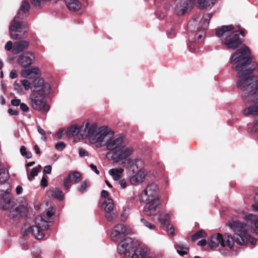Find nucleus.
<instances>
[{
  "label": "nucleus",
  "instance_id": "f257e3e1",
  "mask_svg": "<svg viewBox=\"0 0 258 258\" xmlns=\"http://www.w3.org/2000/svg\"><path fill=\"white\" fill-rule=\"evenodd\" d=\"M250 53L248 47L244 45L232 54L230 58V63L235 65L232 69L237 71V87L244 91V101L253 103L243 110L245 116L258 115V76L252 74L254 70L258 72V63L252 64V67L244 69L252 61Z\"/></svg>",
  "mask_w": 258,
  "mask_h": 258
},
{
  "label": "nucleus",
  "instance_id": "f03ea898",
  "mask_svg": "<svg viewBox=\"0 0 258 258\" xmlns=\"http://www.w3.org/2000/svg\"><path fill=\"white\" fill-rule=\"evenodd\" d=\"M106 150V158L108 160L118 163L126 160L133 154L134 149L127 146L123 136L118 135L108 140L105 144Z\"/></svg>",
  "mask_w": 258,
  "mask_h": 258
},
{
  "label": "nucleus",
  "instance_id": "7ed1b4c3",
  "mask_svg": "<svg viewBox=\"0 0 258 258\" xmlns=\"http://www.w3.org/2000/svg\"><path fill=\"white\" fill-rule=\"evenodd\" d=\"M30 9V4L27 0L22 3L17 15L14 18L9 26L11 37L14 40L22 39L25 37L28 31V26L22 21L17 19H22L26 16Z\"/></svg>",
  "mask_w": 258,
  "mask_h": 258
},
{
  "label": "nucleus",
  "instance_id": "20e7f679",
  "mask_svg": "<svg viewBox=\"0 0 258 258\" xmlns=\"http://www.w3.org/2000/svg\"><path fill=\"white\" fill-rule=\"evenodd\" d=\"M142 198L145 203L143 211L148 216H155L158 213L160 205L159 189L156 184H149L142 192Z\"/></svg>",
  "mask_w": 258,
  "mask_h": 258
},
{
  "label": "nucleus",
  "instance_id": "39448f33",
  "mask_svg": "<svg viewBox=\"0 0 258 258\" xmlns=\"http://www.w3.org/2000/svg\"><path fill=\"white\" fill-rule=\"evenodd\" d=\"M216 33L218 37L221 38L222 43L231 49H235L240 46L242 42L240 35L244 36L242 31L235 30L232 25L222 26L216 29Z\"/></svg>",
  "mask_w": 258,
  "mask_h": 258
},
{
  "label": "nucleus",
  "instance_id": "423d86ee",
  "mask_svg": "<svg viewBox=\"0 0 258 258\" xmlns=\"http://www.w3.org/2000/svg\"><path fill=\"white\" fill-rule=\"evenodd\" d=\"M228 226L234 232V242L238 244L244 245L246 244L248 241L253 245L256 243V239L251 237L247 233V226L245 223L234 221L229 222Z\"/></svg>",
  "mask_w": 258,
  "mask_h": 258
},
{
  "label": "nucleus",
  "instance_id": "0eeeda50",
  "mask_svg": "<svg viewBox=\"0 0 258 258\" xmlns=\"http://www.w3.org/2000/svg\"><path fill=\"white\" fill-rule=\"evenodd\" d=\"M0 206L2 209L9 211V216L13 219H18L27 212V207L24 205L15 207L14 203L10 200L9 192L7 191L2 196Z\"/></svg>",
  "mask_w": 258,
  "mask_h": 258
},
{
  "label": "nucleus",
  "instance_id": "6e6552de",
  "mask_svg": "<svg viewBox=\"0 0 258 258\" xmlns=\"http://www.w3.org/2000/svg\"><path fill=\"white\" fill-rule=\"evenodd\" d=\"M209 246L211 248H215L218 246L222 247L227 246L232 249L234 243V236L229 234H225L223 236L220 233L212 235L208 240Z\"/></svg>",
  "mask_w": 258,
  "mask_h": 258
},
{
  "label": "nucleus",
  "instance_id": "1a4fd4ad",
  "mask_svg": "<svg viewBox=\"0 0 258 258\" xmlns=\"http://www.w3.org/2000/svg\"><path fill=\"white\" fill-rule=\"evenodd\" d=\"M48 228V222L42 217H39L36 219V225L24 230L22 234L25 236L31 233L37 239H42L44 236V231Z\"/></svg>",
  "mask_w": 258,
  "mask_h": 258
},
{
  "label": "nucleus",
  "instance_id": "9d476101",
  "mask_svg": "<svg viewBox=\"0 0 258 258\" xmlns=\"http://www.w3.org/2000/svg\"><path fill=\"white\" fill-rule=\"evenodd\" d=\"M138 241L132 238L126 237L117 246V252L124 258H129Z\"/></svg>",
  "mask_w": 258,
  "mask_h": 258
},
{
  "label": "nucleus",
  "instance_id": "9b49d317",
  "mask_svg": "<svg viewBox=\"0 0 258 258\" xmlns=\"http://www.w3.org/2000/svg\"><path fill=\"white\" fill-rule=\"evenodd\" d=\"M47 94L32 93L30 96V103L32 107L37 110L46 111L49 109L44 100Z\"/></svg>",
  "mask_w": 258,
  "mask_h": 258
},
{
  "label": "nucleus",
  "instance_id": "f8f14e48",
  "mask_svg": "<svg viewBox=\"0 0 258 258\" xmlns=\"http://www.w3.org/2000/svg\"><path fill=\"white\" fill-rule=\"evenodd\" d=\"M109 134V132L107 126H101L99 128L97 132L96 130L91 134L89 137V141L91 143L95 144L97 147H100L105 138Z\"/></svg>",
  "mask_w": 258,
  "mask_h": 258
},
{
  "label": "nucleus",
  "instance_id": "ddd939ff",
  "mask_svg": "<svg viewBox=\"0 0 258 258\" xmlns=\"http://www.w3.org/2000/svg\"><path fill=\"white\" fill-rule=\"evenodd\" d=\"M50 86L45 83L42 78L35 79L31 85V90L33 93L48 94L50 91Z\"/></svg>",
  "mask_w": 258,
  "mask_h": 258
},
{
  "label": "nucleus",
  "instance_id": "4468645a",
  "mask_svg": "<svg viewBox=\"0 0 258 258\" xmlns=\"http://www.w3.org/2000/svg\"><path fill=\"white\" fill-rule=\"evenodd\" d=\"M97 128V124L95 122L91 124H90L89 122H87L85 125H78V131L77 133V137L79 140L84 139L87 138L89 140L91 134L94 131H96Z\"/></svg>",
  "mask_w": 258,
  "mask_h": 258
},
{
  "label": "nucleus",
  "instance_id": "2eb2a0df",
  "mask_svg": "<svg viewBox=\"0 0 258 258\" xmlns=\"http://www.w3.org/2000/svg\"><path fill=\"white\" fill-rule=\"evenodd\" d=\"M127 234V228L122 224L116 225L112 229L110 238L111 240L115 242H121Z\"/></svg>",
  "mask_w": 258,
  "mask_h": 258
},
{
  "label": "nucleus",
  "instance_id": "dca6fc26",
  "mask_svg": "<svg viewBox=\"0 0 258 258\" xmlns=\"http://www.w3.org/2000/svg\"><path fill=\"white\" fill-rule=\"evenodd\" d=\"M193 4L192 0H180L175 9L176 14L178 16L185 14L191 10Z\"/></svg>",
  "mask_w": 258,
  "mask_h": 258
},
{
  "label": "nucleus",
  "instance_id": "f3484780",
  "mask_svg": "<svg viewBox=\"0 0 258 258\" xmlns=\"http://www.w3.org/2000/svg\"><path fill=\"white\" fill-rule=\"evenodd\" d=\"M35 55L31 52L26 51L21 54L18 58V62L23 67H28L33 63Z\"/></svg>",
  "mask_w": 258,
  "mask_h": 258
},
{
  "label": "nucleus",
  "instance_id": "a211bd4d",
  "mask_svg": "<svg viewBox=\"0 0 258 258\" xmlns=\"http://www.w3.org/2000/svg\"><path fill=\"white\" fill-rule=\"evenodd\" d=\"M149 253L148 248L138 242L129 258H146Z\"/></svg>",
  "mask_w": 258,
  "mask_h": 258
},
{
  "label": "nucleus",
  "instance_id": "6ab92c4d",
  "mask_svg": "<svg viewBox=\"0 0 258 258\" xmlns=\"http://www.w3.org/2000/svg\"><path fill=\"white\" fill-rule=\"evenodd\" d=\"M29 42L27 41H19L14 43L12 52L14 54H17L27 49L29 46Z\"/></svg>",
  "mask_w": 258,
  "mask_h": 258
},
{
  "label": "nucleus",
  "instance_id": "aec40b11",
  "mask_svg": "<svg viewBox=\"0 0 258 258\" xmlns=\"http://www.w3.org/2000/svg\"><path fill=\"white\" fill-rule=\"evenodd\" d=\"M124 161H127V167L132 169L133 172H136L142 165V161L140 159H133L128 157Z\"/></svg>",
  "mask_w": 258,
  "mask_h": 258
},
{
  "label": "nucleus",
  "instance_id": "412c9836",
  "mask_svg": "<svg viewBox=\"0 0 258 258\" xmlns=\"http://www.w3.org/2000/svg\"><path fill=\"white\" fill-rule=\"evenodd\" d=\"M212 18V14H205L203 15V18L200 21L198 30L205 31L209 27V21Z\"/></svg>",
  "mask_w": 258,
  "mask_h": 258
},
{
  "label": "nucleus",
  "instance_id": "4be33fe9",
  "mask_svg": "<svg viewBox=\"0 0 258 258\" xmlns=\"http://www.w3.org/2000/svg\"><path fill=\"white\" fill-rule=\"evenodd\" d=\"M216 2V0H197V6L200 9L210 10Z\"/></svg>",
  "mask_w": 258,
  "mask_h": 258
},
{
  "label": "nucleus",
  "instance_id": "5701e85b",
  "mask_svg": "<svg viewBox=\"0 0 258 258\" xmlns=\"http://www.w3.org/2000/svg\"><path fill=\"white\" fill-rule=\"evenodd\" d=\"M39 74V70L37 67H34L28 69L23 70L21 72L22 76L24 78H33Z\"/></svg>",
  "mask_w": 258,
  "mask_h": 258
},
{
  "label": "nucleus",
  "instance_id": "b1692460",
  "mask_svg": "<svg viewBox=\"0 0 258 258\" xmlns=\"http://www.w3.org/2000/svg\"><path fill=\"white\" fill-rule=\"evenodd\" d=\"M145 177V174L144 171L140 169L137 173L131 178V183L134 185L137 184L142 182Z\"/></svg>",
  "mask_w": 258,
  "mask_h": 258
},
{
  "label": "nucleus",
  "instance_id": "393cba45",
  "mask_svg": "<svg viewBox=\"0 0 258 258\" xmlns=\"http://www.w3.org/2000/svg\"><path fill=\"white\" fill-rule=\"evenodd\" d=\"M244 219L247 222H251L254 226V231L256 235H258V218L252 214H248L245 215Z\"/></svg>",
  "mask_w": 258,
  "mask_h": 258
},
{
  "label": "nucleus",
  "instance_id": "a878e982",
  "mask_svg": "<svg viewBox=\"0 0 258 258\" xmlns=\"http://www.w3.org/2000/svg\"><path fill=\"white\" fill-rule=\"evenodd\" d=\"M123 172V170L121 168H112L109 171V174L115 181H118L122 177Z\"/></svg>",
  "mask_w": 258,
  "mask_h": 258
},
{
  "label": "nucleus",
  "instance_id": "bb28decb",
  "mask_svg": "<svg viewBox=\"0 0 258 258\" xmlns=\"http://www.w3.org/2000/svg\"><path fill=\"white\" fill-rule=\"evenodd\" d=\"M50 193L52 198L59 201H62L64 199V196L62 191L58 188L49 190L47 194Z\"/></svg>",
  "mask_w": 258,
  "mask_h": 258
},
{
  "label": "nucleus",
  "instance_id": "cd10ccee",
  "mask_svg": "<svg viewBox=\"0 0 258 258\" xmlns=\"http://www.w3.org/2000/svg\"><path fill=\"white\" fill-rule=\"evenodd\" d=\"M170 218L171 214L170 213H164L159 216L158 220L162 226H165L168 224H169V222L170 221Z\"/></svg>",
  "mask_w": 258,
  "mask_h": 258
},
{
  "label": "nucleus",
  "instance_id": "c85d7f7f",
  "mask_svg": "<svg viewBox=\"0 0 258 258\" xmlns=\"http://www.w3.org/2000/svg\"><path fill=\"white\" fill-rule=\"evenodd\" d=\"M177 252L180 255H184L187 254L188 251V247L182 243H178L175 246Z\"/></svg>",
  "mask_w": 258,
  "mask_h": 258
},
{
  "label": "nucleus",
  "instance_id": "c756f323",
  "mask_svg": "<svg viewBox=\"0 0 258 258\" xmlns=\"http://www.w3.org/2000/svg\"><path fill=\"white\" fill-rule=\"evenodd\" d=\"M9 173L6 169H0V184L5 183L9 179Z\"/></svg>",
  "mask_w": 258,
  "mask_h": 258
},
{
  "label": "nucleus",
  "instance_id": "7c9ffc66",
  "mask_svg": "<svg viewBox=\"0 0 258 258\" xmlns=\"http://www.w3.org/2000/svg\"><path fill=\"white\" fill-rule=\"evenodd\" d=\"M103 205L104 206V210L105 212L113 211L114 204L111 199H108L104 201Z\"/></svg>",
  "mask_w": 258,
  "mask_h": 258
},
{
  "label": "nucleus",
  "instance_id": "2f4dec72",
  "mask_svg": "<svg viewBox=\"0 0 258 258\" xmlns=\"http://www.w3.org/2000/svg\"><path fill=\"white\" fill-rule=\"evenodd\" d=\"M69 175L71 176L72 181L75 183H79L81 180V174L78 171L71 172Z\"/></svg>",
  "mask_w": 258,
  "mask_h": 258
},
{
  "label": "nucleus",
  "instance_id": "473e14b6",
  "mask_svg": "<svg viewBox=\"0 0 258 258\" xmlns=\"http://www.w3.org/2000/svg\"><path fill=\"white\" fill-rule=\"evenodd\" d=\"M78 131V125H73L71 126L68 130L67 135L69 137H73L77 135Z\"/></svg>",
  "mask_w": 258,
  "mask_h": 258
},
{
  "label": "nucleus",
  "instance_id": "72a5a7b5",
  "mask_svg": "<svg viewBox=\"0 0 258 258\" xmlns=\"http://www.w3.org/2000/svg\"><path fill=\"white\" fill-rule=\"evenodd\" d=\"M140 222L143 226L146 227V228L150 230H153L155 228V225L146 221L145 219L143 218L141 219Z\"/></svg>",
  "mask_w": 258,
  "mask_h": 258
},
{
  "label": "nucleus",
  "instance_id": "f704fd0d",
  "mask_svg": "<svg viewBox=\"0 0 258 258\" xmlns=\"http://www.w3.org/2000/svg\"><path fill=\"white\" fill-rule=\"evenodd\" d=\"M205 232L203 230H200L196 232L191 237L193 241H196L200 238L205 237Z\"/></svg>",
  "mask_w": 258,
  "mask_h": 258
},
{
  "label": "nucleus",
  "instance_id": "c9c22d12",
  "mask_svg": "<svg viewBox=\"0 0 258 258\" xmlns=\"http://www.w3.org/2000/svg\"><path fill=\"white\" fill-rule=\"evenodd\" d=\"M39 170L37 167H34L32 169L31 172L29 174L27 173L28 179L31 181L32 178L38 175Z\"/></svg>",
  "mask_w": 258,
  "mask_h": 258
},
{
  "label": "nucleus",
  "instance_id": "e433bc0d",
  "mask_svg": "<svg viewBox=\"0 0 258 258\" xmlns=\"http://www.w3.org/2000/svg\"><path fill=\"white\" fill-rule=\"evenodd\" d=\"M73 182L69 175L63 180V186L66 189L68 190L71 187V183Z\"/></svg>",
  "mask_w": 258,
  "mask_h": 258
},
{
  "label": "nucleus",
  "instance_id": "4c0bfd02",
  "mask_svg": "<svg viewBox=\"0 0 258 258\" xmlns=\"http://www.w3.org/2000/svg\"><path fill=\"white\" fill-rule=\"evenodd\" d=\"M116 216V215L113 211L105 212V217L109 222L112 221Z\"/></svg>",
  "mask_w": 258,
  "mask_h": 258
},
{
  "label": "nucleus",
  "instance_id": "58836bf2",
  "mask_svg": "<svg viewBox=\"0 0 258 258\" xmlns=\"http://www.w3.org/2000/svg\"><path fill=\"white\" fill-rule=\"evenodd\" d=\"M37 128L38 133L42 136L41 139L44 141H46L47 140V137L46 136L45 132L44 130L42 129L40 126H37Z\"/></svg>",
  "mask_w": 258,
  "mask_h": 258
},
{
  "label": "nucleus",
  "instance_id": "ea45409f",
  "mask_svg": "<svg viewBox=\"0 0 258 258\" xmlns=\"http://www.w3.org/2000/svg\"><path fill=\"white\" fill-rule=\"evenodd\" d=\"M248 131L250 133H255L258 131V119L255 120L252 125V127H248Z\"/></svg>",
  "mask_w": 258,
  "mask_h": 258
},
{
  "label": "nucleus",
  "instance_id": "a19ab883",
  "mask_svg": "<svg viewBox=\"0 0 258 258\" xmlns=\"http://www.w3.org/2000/svg\"><path fill=\"white\" fill-rule=\"evenodd\" d=\"M21 82L26 90H28L29 89H31V85L27 80H23Z\"/></svg>",
  "mask_w": 258,
  "mask_h": 258
},
{
  "label": "nucleus",
  "instance_id": "79ce46f5",
  "mask_svg": "<svg viewBox=\"0 0 258 258\" xmlns=\"http://www.w3.org/2000/svg\"><path fill=\"white\" fill-rule=\"evenodd\" d=\"M166 227V231L167 232L171 235H174V228L173 227V226L171 224H168L167 225L165 226Z\"/></svg>",
  "mask_w": 258,
  "mask_h": 258
},
{
  "label": "nucleus",
  "instance_id": "37998d69",
  "mask_svg": "<svg viewBox=\"0 0 258 258\" xmlns=\"http://www.w3.org/2000/svg\"><path fill=\"white\" fill-rule=\"evenodd\" d=\"M65 147H66L65 144L62 142L57 143L55 146V149L57 150L60 151H62L63 150V149L65 148Z\"/></svg>",
  "mask_w": 258,
  "mask_h": 258
},
{
  "label": "nucleus",
  "instance_id": "c03bdc74",
  "mask_svg": "<svg viewBox=\"0 0 258 258\" xmlns=\"http://www.w3.org/2000/svg\"><path fill=\"white\" fill-rule=\"evenodd\" d=\"M87 182L86 181H84L81 185V186H80V187L79 188V191L81 192V193H83L84 192L86 189H87Z\"/></svg>",
  "mask_w": 258,
  "mask_h": 258
},
{
  "label": "nucleus",
  "instance_id": "a18cd8bd",
  "mask_svg": "<svg viewBox=\"0 0 258 258\" xmlns=\"http://www.w3.org/2000/svg\"><path fill=\"white\" fill-rule=\"evenodd\" d=\"M79 154L81 157H83L85 156H88V152L83 148H80L79 149Z\"/></svg>",
  "mask_w": 258,
  "mask_h": 258
},
{
  "label": "nucleus",
  "instance_id": "49530a36",
  "mask_svg": "<svg viewBox=\"0 0 258 258\" xmlns=\"http://www.w3.org/2000/svg\"><path fill=\"white\" fill-rule=\"evenodd\" d=\"M46 216L48 218L51 217L54 214V211L52 207H50L46 212Z\"/></svg>",
  "mask_w": 258,
  "mask_h": 258
},
{
  "label": "nucleus",
  "instance_id": "de8ad7c7",
  "mask_svg": "<svg viewBox=\"0 0 258 258\" xmlns=\"http://www.w3.org/2000/svg\"><path fill=\"white\" fill-rule=\"evenodd\" d=\"M201 33H197L195 34V39L196 41L200 40L204 36V33L203 31H201Z\"/></svg>",
  "mask_w": 258,
  "mask_h": 258
},
{
  "label": "nucleus",
  "instance_id": "09e8293b",
  "mask_svg": "<svg viewBox=\"0 0 258 258\" xmlns=\"http://www.w3.org/2000/svg\"><path fill=\"white\" fill-rule=\"evenodd\" d=\"M52 167L50 165H46L44 167L43 172L44 173L50 174L51 172Z\"/></svg>",
  "mask_w": 258,
  "mask_h": 258
},
{
  "label": "nucleus",
  "instance_id": "8fccbe9b",
  "mask_svg": "<svg viewBox=\"0 0 258 258\" xmlns=\"http://www.w3.org/2000/svg\"><path fill=\"white\" fill-rule=\"evenodd\" d=\"M12 47H13V43L12 41H9L7 42L6 44L5 45V47L7 50L10 51L13 49Z\"/></svg>",
  "mask_w": 258,
  "mask_h": 258
},
{
  "label": "nucleus",
  "instance_id": "3c124183",
  "mask_svg": "<svg viewBox=\"0 0 258 258\" xmlns=\"http://www.w3.org/2000/svg\"><path fill=\"white\" fill-rule=\"evenodd\" d=\"M64 132L65 130L64 129L59 130L56 133V137L58 139H61L64 135Z\"/></svg>",
  "mask_w": 258,
  "mask_h": 258
},
{
  "label": "nucleus",
  "instance_id": "603ef678",
  "mask_svg": "<svg viewBox=\"0 0 258 258\" xmlns=\"http://www.w3.org/2000/svg\"><path fill=\"white\" fill-rule=\"evenodd\" d=\"M119 183L120 187L122 189H124L125 188H126V187L127 186V183H126V180L125 179L120 180L119 182Z\"/></svg>",
  "mask_w": 258,
  "mask_h": 258
},
{
  "label": "nucleus",
  "instance_id": "864d4df0",
  "mask_svg": "<svg viewBox=\"0 0 258 258\" xmlns=\"http://www.w3.org/2000/svg\"><path fill=\"white\" fill-rule=\"evenodd\" d=\"M11 103L13 106H18L21 104V100L20 99H13L11 101Z\"/></svg>",
  "mask_w": 258,
  "mask_h": 258
},
{
  "label": "nucleus",
  "instance_id": "5fc2aeb1",
  "mask_svg": "<svg viewBox=\"0 0 258 258\" xmlns=\"http://www.w3.org/2000/svg\"><path fill=\"white\" fill-rule=\"evenodd\" d=\"M20 106L21 109L23 111L27 112L29 110V107L25 103H21Z\"/></svg>",
  "mask_w": 258,
  "mask_h": 258
},
{
  "label": "nucleus",
  "instance_id": "6e6d98bb",
  "mask_svg": "<svg viewBox=\"0 0 258 258\" xmlns=\"http://www.w3.org/2000/svg\"><path fill=\"white\" fill-rule=\"evenodd\" d=\"M91 169L97 174H99V171L97 169V166L93 164L89 165Z\"/></svg>",
  "mask_w": 258,
  "mask_h": 258
},
{
  "label": "nucleus",
  "instance_id": "4d7b16f0",
  "mask_svg": "<svg viewBox=\"0 0 258 258\" xmlns=\"http://www.w3.org/2000/svg\"><path fill=\"white\" fill-rule=\"evenodd\" d=\"M10 77L11 79H15L17 77L16 71L15 70H12L10 74Z\"/></svg>",
  "mask_w": 258,
  "mask_h": 258
},
{
  "label": "nucleus",
  "instance_id": "13d9d810",
  "mask_svg": "<svg viewBox=\"0 0 258 258\" xmlns=\"http://www.w3.org/2000/svg\"><path fill=\"white\" fill-rule=\"evenodd\" d=\"M175 34V31L174 29L171 30L170 31L167 32V35L168 38H172Z\"/></svg>",
  "mask_w": 258,
  "mask_h": 258
},
{
  "label": "nucleus",
  "instance_id": "bf43d9fd",
  "mask_svg": "<svg viewBox=\"0 0 258 258\" xmlns=\"http://www.w3.org/2000/svg\"><path fill=\"white\" fill-rule=\"evenodd\" d=\"M41 184L42 186L46 187L48 185V182L46 178H45L44 177H42L41 181Z\"/></svg>",
  "mask_w": 258,
  "mask_h": 258
},
{
  "label": "nucleus",
  "instance_id": "052dcab7",
  "mask_svg": "<svg viewBox=\"0 0 258 258\" xmlns=\"http://www.w3.org/2000/svg\"><path fill=\"white\" fill-rule=\"evenodd\" d=\"M256 197L258 198V194H256ZM252 207L253 211L258 212V201L256 202L254 204L252 205Z\"/></svg>",
  "mask_w": 258,
  "mask_h": 258
},
{
  "label": "nucleus",
  "instance_id": "680f3d73",
  "mask_svg": "<svg viewBox=\"0 0 258 258\" xmlns=\"http://www.w3.org/2000/svg\"><path fill=\"white\" fill-rule=\"evenodd\" d=\"M207 241L205 239H203L201 240H200L198 243V245L201 246H204L206 245Z\"/></svg>",
  "mask_w": 258,
  "mask_h": 258
},
{
  "label": "nucleus",
  "instance_id": "e2e57ef3",
  "mask_svg": "<svg viewBox=\"0 0 258 258\" xmlns=\"http://www.w3.org/2000/svg\"><path fill=\"white\" fill-rule=\"evenodd\" d=\"M194 23H195L194 20L190 21L188 22V23L187 24V27H188V29H189V30L194 31V30H192L191 27H192V25L194 24Z\"/></svg>",
  "mask_w": 258,
  "mask_h": 258
},
{
  "label": "nucleus",
  "instance_id": "0e129e2a",
  "mask_svg": "<svg viewBox=\"0 0 258 258\" xmlns=\"http://www.w3.org/2000/svg\"><path fill=\"white\" fill-rule=\"evenodd\" d=\"M16 192L18 195H20L22 192L23 188L20 185H18L16 188Z\"/></svg>",
  "mask_w": 258,
  "mask_h": 258
},
{
  "label": "nucleus",
  "instance_id": "69168bd1",
  "mask_svg": "<svg viewBox=\"0 0 258 258\" xmlns=\"http://www.w3.org/2000/svg\"><path fill=\"white\" fill-rule=\"evenodd\" d=\"M9 113L13 115H17L18 114V112L16 110H14L11 108L9 109L8 110Z\"/></svg>",
  "mask_w": 258,
  "mask_h": 258
},
{
  "label": "nucleus",
  "instance_id": "338daca9",
  "mask_svg": "<svg viewBox=\"0 0 258 258\" xmlns=\"http://www.w3.org/2000/svg\"><path fill=\"white\" fill-rule=\"evenodd\" d=\"M20 152L22 156L26 155V149L24 146H21L20 148Z\"/></svg>",
  "mask_w": 258,
  "mask_h": 258
},
{
  "label": "nucleus",
  "instance_id": "774afa93",
  "mask_svg": "<svg viewBox=\"0 0 258 258\" xmlns=\"http://www.w3.org/2000/svg\"><path fill=\"white\" fill-rule=\"evenodd\" d=\"M108 196V192L107 190H103L101 192V197L104 198H106Z\"/></svg>",
  "mask_w": 258,
  "mask_h": 258
}]
</instances>
